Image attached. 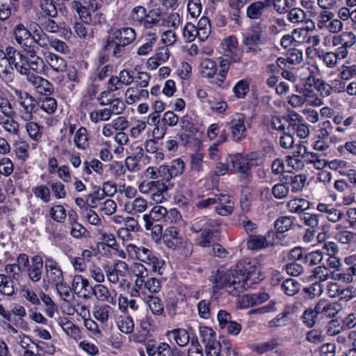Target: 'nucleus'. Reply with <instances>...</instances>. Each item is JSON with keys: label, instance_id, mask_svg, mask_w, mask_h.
Returning <instances> with one entry per match:
<instances>
[{"label": "nucleus", "instance_id": "f257e3e1", "mask_svg": "<svg viewBox=\"0 0 356 356\" xmlns=\"http://www.w3.org/2000/svg\"><path fill=\"white\" fill-rule=\"evenodd\" d=\"M260 280L256 264L246 260L240 261L229 270H218L210 277V281L215 283L214 288L224 289L234 296H238Z\"/></svg>", "mask_w": 356, "mask_h": 356}, {"label": "nucleus", "instance_id": "f03ea898", "mask_svg": "<svg viewBox=\"0 0 356 356\" xmlns=\"http://www.w3.org/2000/svg\"><path fill=\"white\" fill-rule=\"evenodd\" d=\"M202 341L205 345L206 356H217L220 354L221 346L216 340V334L214 330L206 326H200L199 329Z\"/></svg>", "mask_w": 356, "mask_h": 356}, {"label": "nucleus", "instance_id": "7ed1b4c3", "mask_svg": "<svg viewBox=\"0 0 356 356\" xmlns=\"http://www.w3.org/2000/svg\"><path fill=\"white\" fill-rule=\"evenodd\" d=\"M19 104L22 107L21 111L22 118L25 121L33 119V114L36 112L38 102L26 92L15 89L14 91Z\"/></svg>", "mask_w": 356, "mask_h": 356}, {"label": "nucleus", "instance_id": "20e7f679", "mask_svg": "<svg viewBox=\"0 0 356 356\" xmlns=\"http://www.w3.org/2000/svg\"><path fill=\"white\" fill-rule=\"evenodd\" d=\"M266 38L262 31L252 30L243 35L242 44L245 47V52L256 55L262 51L260 44H264Z\"/></svg>", "mask_w": 356, "mask_h": 356}, {"label": "nucleus", "instance_id": "39448f33", "mask_svg": "<svg viewBox=\"0 0 356 356\" xmlns=\"http://www.w3.org/2000/svg\"><path fill=\"white\" fill-rule=\"evenodd\" d=\"M45 278L43 282L44 286H54L63 281V271L52 258L47 257L44 261Z\"/></svg>", "mask_w": 356, "mask_h": 356}, {"label": "nucleus", "instance_id": "423d86ee", "mask_svg": "<svg viewBox=\"0 0 356 356\" xmlns=\"http://www.w3.org/2000/svg\"><path fill=\"white\" fill-rule=\"evenodd\" d=\"M10 46L7 47L5 51L0 49V79L6 84L13 83L15 79L11 52H8Z\"/></svg>", "mask_w": 356, "mask_h": 356}, {"label": "nucleus", "instance_id": "0eeeda50", "mask_svg": "<svg viewBox=\"0 0 356 356\" xmlns=\"http://www.w3.org/2000/svg\"><path fill=\"white\" fill-rule=\"evenodd\" d=\"M8 52H11L13 70H15L21 75L26 76V79H29V75L33 74L30 72L28 64V57H26L25 54L17 50L13 47H10V49H8Z\"/></svg>", "mask_w": 356, "mask_h": 356}, {"label": "nucleus", "instance_id": "6e6552de", "mask_svg": "<svg viewBox=\"0 0 356 356\" xmlns=\"http://www.w3.org/2000/svg\"><path fill=\"white\" fill-rule=\"evenodd\" d=\"M254 161V153L248 154L246 157L241 155L235 156L232 160V170L234 172L241 173L244 178H246L250 175L251 167L254 165L253 163Z\"/></svg>", "mask_w": 356, "mask_h": 356}, {"label": "nucleus", "instance_id": "1a4fd4ad", "mask_svg": "<svg viewBox=\"0 0 356 356\" xmlns=\"http://www.w3.org/2000/svg\"><path fill=\"white\" fill-rule=\"evenodd\" d=\"M245 118L243 114H236L229 123V129L234 141L241 142L247 136V130L245 126Z\"/></svg>", "mask_w": 356, "mask_h": 356}, {"label": "nucleus", "instance_id": "9d476101", "mask_svg": "<svg viewBox=\"0 0 356 356\" xmlns=\"http://www.w3.org/2000/svg\"><path fill=\"white\" fill-rule=\"evenodd\" d=\"M313 83L312 81L306 83L303 86H296V91L302 95L305 103L310 106H321L323 104L322 99L318 97L317 93L312 88Z\"/></svg>", "mask_w": 356, "mask_h": 356}, {"label": "nucleus", "instance_id": "9b49d317", "mask_svg": "<svg viewBox=\"0 0 356 356\" xmlns=\"http://www.w3.org/2000/svg\"><path fill=\"white\" fill-rule=\"evenodd\" d=\"M13 35L16 42L21 48L27 47L31 43H35V41H36L31 31L22 24H18L13 28Z\"/></svg>", "mask_w": 356, "mask_h": 356}, {"label": "nucleus", "instance_id": "f8f14e48", "mask_svg": "<svg viewBox=\"0 0 356 356\" xmlns=\"http://www.w3.org/2000/svg\"><path fill=\"white\" fill-rule=\"evenodd\" d=\"M184 238L175 227L167 228L163 234V242L171 250H177L182 244Z\"/></svg>", "mask_w": 356, "mask_h": 356}, {"label": "nucleus", "instance_id": "ddd939ff", "mask_svg": "<svg viewBox=\"0 0 356 356\" xmlns=\"http://www.w3.org/2000/svg\"><path fill=\"white\" fill-rule=\"evenodd\" d=\"M139 261L152 266V270L155 272L159 271L165 264L156 253L145 247L143 248Z\"/></svg>", "mask_w": 356, "mask_h": 356}, {"label": "nucleus", "instance_id": "4468645a", "mask_svg": "<svg viewBox=\"0 0 356 356\" xmlns=\"http://www.w3.org/2000/svg\"><path fill=\"white\" fill-rule=\"evenodd\" d=\"M27 81L34 87L36 91L46 97L50 95L54 91L52 84L47 79L35 74L29 75Z\"/></svg>", "mask_w": 356, "mask_h": 356}, {"label": "nucleus", "instance_id": "2eb2a0df", "mask_svg": "<svg viewBox=\"0 0 356 356\" xmlns=\"http://www.w3.org/2000/svg\"><path fill=\"white\" fill-rule=\"evenodd\" d=\"M218 200L216 206V212L217 214L222 216H227L232 213L234 208V202L233 198L227 195H216Z\"/></svg>", "mask_w": 356, "mask_h": 356}, {"label": "nucleus", "instance_id": "dca6fc26", "mask_svg": "<svg viewBox=\"0 0 356 356\" xmlns=\"http://www.w3.org/2000/svg\"><path fill=\"white\" fill-rule=\"evenodd\" d=\"M44 263L40 255L33 256L31 258V264L27 268L29 278L33 282H38L41 280L42 270Z\"/></svg>", "mask_w": 356, "mask_h": 356}, {"label": "nucleus", "instance_id": "f3484780", "mask_svg": "<svg viewBox=\"0 0 356 356\" xmlns=\"http://www.w3.org/2000/svg\"><path fill=\"white\" fill-rule=\"evenodd\" d=\"M119 42L129 45L136 39V33L134 29L125 27L113 31L108 36Z\"/></svg>", "mask_w": 356, "mask_h": 356}, {"label": "nucleus", "instance_id": "a211bd4d", "mask_svg": "<svg viewBox=\"0 0 356 356\" xmlns=\"http://www.w3.org/2000/svg\"><path fill=\"white\" fill-rule=\"evenodd\" d=\"M92 286H90L87 279L81 275H75L72 282V289L79 296L85 298L89 297Z\"/></svg>", "mask_w": 356, "mask_h": 356}, {"label": "nucleus", "instance_id": "6ab92c4d", "mask_svg": "<svg viewBox=\"0 0 356 356\" xmlns=\"http://www.w3.org/2000/svg\"><path fill=\"white\" fill-rule=\"evenodd\" d=\"M307 181V177L305 175H283L281 179V181L290 185L291 186L292 192H299L305 186Z\"/></svg>", "mask_w": 356, "mask_h": 356}, {"label": "nucleus", "instance_id": "aec40b11", "mask_svg": "<svg viewBox=\"0 0 356 356\" xmlns=\"http://www.w3.org/2000/svg\"><path fill=\"white\" fill-rule=\"evenodd\" d=\"M269 7V0L250 3L246 9V15L250 19H260L264 10Z\"/></svg>", "mask_w": 356, "mask_h": 356}, {"label": "nucleus", "instance_id": "412c9836", "mask_svg": "<svg viewBox=\"0 0 356 356\" xmlns=\"http://www.w3.org/2000/svg\"><path fill=\"white\" fill-rule=\"evenodd\" d=\"M127 45L112 39L109 37L106 38V42L104 49L106 51L111 52L113 56L116 58H120L125 54L126 47Z\"/></svg>", "mask_w": 356, "mask_h": 356}, {"label": "nucleus", "instance_id": "4be33fe9", "mask_svg": "<svg viewBox=\"0 0 356 356\" xmlns=\"http://www.w3.org/2000/svg\"><path fill=\"white\" fill-rule=\"evenodd\" d=\"M170 53L166 47H160L154 56L149 58L147 65L152 69H156L163 63H165L169 58Z\"/></svg>", "mask_w": 356, "mask_h": 356}, {"label": "nucleus", "instance_id": "5701e85b", "mask_svg": "<svg viewBox=\"0 0 356 356\" xmlns=\"http://www.w3.org/2000/svg\"><path fill=\"white\" fill-rule=\"evenodd\" d=\"M145 176L152 179H160L162 181H169V171L167 165H161L159 168L149 167L145 170Z\"/></svg>", "mask_w": 356, "mask_h": 356}, {"label": "nucleus", "instance_id": "b1692460", "mask_svg": "<svg viewBox=\"0 0 356 356\" xmlns=\"http://www.w3.org/2000/svg\"><path fill=\"white\" fill-rule=\"evenodd\" d=\"M269 243L266 236L250 234L247 241V247L251 250H259L267 248Z\"/></svg>", "mask_w": 356, "mask_h": 356}, {"label": "nucleus", "instance_id": "393cba45", "mask_svg": "<svg viewBox=\"0 0 356 356\" xmlns=\"http://www.w3.org/2000/svg\"><path fill=\"white\" fill-rule=\"evenodd\" d=\"M170 338H172L176 343L181 347L186 346L190 341V336L185 329H175L167 332Z\"/></svg>", "mask_w": 356, "mask_h": 356}, {"label": "nucleus", "instance_id": "a878e982", "mask_svg": "<svg viewBox=\"0 0 356 356\" xmlns=\"http://www.w3.org/2000/svg\"><path fill=\"white\" fill-rule=\"evenodd\" d=\"M311 81L315 89L320 92L321 96L326 97L331 95L332 88L325 81L321 79H316L314 76L310 75L307 77V83H309Z\"/></svg>", "mask_w": 356, "mask_h": 356}, {"label": "nucleus", "instance_id": "bb28decb", "mask_svg": "<svg viewBox=\"0 0 356 356\" xmlns=\"http://www.w3.org/2000/svg\"><path fill=\"white\" fill-rule=\"evenodd\" d=\"M310 203L303 198H295L287 202V207L290 212L300 213L309 209Z\"/></svg>", "mask_w": 356, "mask_h": 356}, {"label": "nucleus", "instance_id": "cd10ccee", "mask_svg": "<svg viewBox=\"0 0 356 356\" xmlns=\"http://www.w3.org/2000/svg\"><path fill=\"white\" fill-rule=\"evenodd\" d=\"M355 35L353 32H343L332 40L333 44L341 45L348 48L351 47L355 43Z\"/></svg>", "mask_w": 356, "mask_h": 356}, {"label": "nucleus", "instance_id": "c85d7f7f", "mask_svg": "<svg viewBox=\"0 0 356 356\" xmlns=\"http://www.w3.org/2000/svg\"><path fill=\"white\" fill-rule=\"evenodd\" d=\"M59 325L63 328L67 335L73 338L74 340L81 339L80 330L78 327L66 318H60L58 320Z\"/></svg>", "mask_w": 356, "mask_h": 356}, {"label": "nucleus", "instance_id": "c756f323", "mask_svg": "<svg viewBox=\"0 0 356 356\" xmlns=\"http://www.w3.org/2000/svg\"><path fill=\"white\" fill-rule=\"evenodd\" d=\"M46 61L57 72H63L66 70L67 63L65 60L58 55L49 53L46 56Z\"/></svg>", "mask_w": 356, "mask_h": 356}, {"label": "nucleus", "instance_id": "7c9ffc66", "mask_svg": "<svg viewBox=\"0 0 356 356\" xmlns=\"http://www.w3.org/2000/svg\"><path fill=\"white\" fill-rule=\"evenodd\" d=\"M91 291L96 296V298L101 301H106L115 305V301L111 296L107 287L102 284H96L94 287L91 288Z\"/></svg>", "mask_w": 356, "mask_h": 356}, {"label": "nucleus", "instance_id": "2f4dec72", "mask_svg": "<svg viewBox=\"0 0 356 356\" xmlns=\"http://www.w3.org/2000/svg\"><path fill=\"white\" fill-rule=\"evenodd\" d=\"M341 309L342 307L339 303L329 302L325 300H322L316 305L314 310L307 308L304 312H340Z\"/></svg>", "mask_w": 356, "mask_h": 356}, {"label": "nucleus", "instance_id": "473e14b6", "mask_svg": "<svg viewBox=\"0 0 356 356\" xmlns=\"http://www.w3.org/2000/svg\"><path fill=\"white\" fill-rule=\"evenodd\" d=\"M74 142L79 149H86L89 146L87 129L81 127L75 133Z\"/></svg>", "mask_w": 356, "mask_h": 356}, {"label": "nucleus", "instance_id": "72a5a7b5", "mask_svg": "<svg viewBox=\"0 0 356 356\" xmlns=\"http://www.w3.org/2000/svg\"><path fill=\"white\" fill-rule=\"evenodd\" d=\"M126 208L129 209V212L132 215L143 213L147 208V202L142 197H137L132 202L127 203Z\"/></svg>", "mask_w": 356, "mask_h": 356}, {"label": "nucleus", "instance_id": "f704fd0d", "mask_svg": "<svg viewBox=\"0 0 356 356\" xmlns=\"http://www.w3.org/2000/svg\"><path fill=\"white\" fill-rule=\"evenodd\" d=\"M200 73L204 77H213L216 73V64L209 58L204 59L200 63Z\"/></svg>", "mask_w": 356, "mask_h": 356}, {"label": "nucleus", "instance_id": "c9c22d12", "mask_svg": "<svg viewBox=\"0 0 356 356\" xmlns=\"http://www.w3.org/2000/svg\"><path fill=\"white\" fill-rule=\"evenodd\" d=\"M117 324L122 332L129 334L133 332L134 323L131 317L126 314L118 317Z\"/></svg>", "mask_w": 356, "mask_h": 356}, {"label": "nucleus", "instance_id": "e433bc0d", "mask_svg": "<svg viewBox=\"0 0 356 356\" xmlns=\"http://www.w3.org/2000/svg\"><path fill=\"white\" fill-rule=\"evenodd\" d=\"M42 12L48 17L54 18L58 15V11L54 0H40L36 1Z\"/></svg>", "mask_w": 356, "mask_h": 356}, {"label": "nucleus", "instance_id": "4c0bfd02", "mask_svg": "<svg viewBox=\"0 0 356 356\" xmlns=\"http://www.w3.org/2000/svg\"><path fill=\"white\" fill-rule=\"evenodd\" d=\"M0 124L9 134L15 136H19V124L13 118V116L7 118H1Z\"/></svg>", "mask_w": 356, "mask_h": 356}, {"label": "nucleus", "instance_id": "58836bf2", "mask_svg": "<svg viewBox=\"0 0 356 356\" xmlns=\"http://www.w3.org/2000/svg\"><path fill=\"white\" fill-rule=\"evenodd\" d=\"M81 4L78 1H73L72 2V7L76 10L79 13L81 19L86 24H90L92 23L91 11L92 9L81 7Z\"/></svg>", "mask_w": 356, "mask_h": 356}, {"label": "nucleus", "instance_id": "ea45409f", "mask_svg": "<svg viewBox=\"0 0 356 356\" xmlns=\"http://www.w3.org/2000/svg\"><path fill=\"white\" fill-rule=\"evenodd\" d=\"M197 234L198 235L195 238L196 244L200 247H210L214 235V228H211L210 230L202 231Z\"/></svg>", "mask_w": 356, "mask_h": 356}, {"label": "nucleus", "instance_id": "a19ab883", "mask_svg": "<svg viewBox=\"0 0 356 356\" xmlns=\"http://www.w3.org/2000/svg\"><path fill=\"white\" fill-rule=\"evenodd\" d=\"M301 221L312 229V231L309 230V232L313 234L314 232H316V229L318 227V216L316 214L304 213L300 217Z\"/></svg>", "mask_w": 356, "mask_h": 356}, {"label": "nucleus", "instance_id": "79ce46f5", "mask_svg": "<svg viewBox=\"0 0 356 356\" xmlns=\"http://www.w3.org/2000/svg\"><path fill=\"white\" fill-rule=\"evenodd\" d=\"M166 165L169 171V180L181 175L184 172L185 166L184 162L180 159H175L170 163V165Z\"/></svg>", "mask_w": 356, "mask_h": 356}, {"label": "nucleus", "instance_id": "37998d69", "mask_svg": "<svg viewBox=\"0 0 356 356\" xmlns=\"http://www.w3.org/2000/svg\"><path fill=\"white\" fill-rule=\"evenodd\" d=\"M282 289L286 295L293 296L300 291V284L298 281L289 278L282 282Z\"/></svg>", "mask_w": 356, "mask_h": 356}, {"label": "nucleus", "instance_id": "c03bdc74", "mask_svg": "<svg viewBox=\"0 0 356 356\" xmlns=\"http://www.w3.org/2000/svg\"><path fill=\"white\" fill-rule=\"evenodd\" d=\"M214 228L213 223L207 218L196 219L194 220L191 229L194 233H199L202 231L210 230Z\"/></svg>", "mask_w": 356, "mask_h": 356}, {"label": "nucleus", "instance_id": "a18cd8bd", "mask_svg": "<svg viewBox=\"0 0 356 356\" xmlns=\"http://www.w3.org/2000/svg\"><path fill=\"white\" fill-rule=\"evenodd\" d=\"M69 220L70 221L71 229L70 234L74 238H80L87 233V229L80 223L76 221V218L72 215H69Z\"/></svg>", "mask_w": 356, "mask_h": 356}, {"label": "nucleus", "instance_id": "49530a36", "mask_svg": "<svg viewBox=\"0 0 356 356\" xmlns=\"http://www.w3.org/2000/svg\"><path fill=\"white\" fill-rule=\"evenodd\" d=\"M159 13L154 10H151L147 13V16L145 17L141 25H143L145 29H152L159 24Z\"/></svg>", "mask_w": 356, "mask_h": 356}, {"label": "nucleus", "instance_id": "de8ad7c7", "mask_svg": "<svg viewBox=\"0 0 356 356\" xmlns=\"http://www.w3.org/2000/svg\"><path fill=\"white\" fill-rule=\"evenodd\" d=\"M0 292L6 296H11L14 293L13 280L6 275H0Z\"/></svg>", "mask_w": 356, "mask_h": 356}, {"label": "nucleus", "instance_id": "09e8293b", "mask_svg": "<svg viewBox=\"0 0 356 356\" xmlns=\"http://www.w3.org/2000/svg\"><path fill=\"white\" fill-rule=\"evenodd\" d=\"M32 191L34 195L43 201L44 203H47L51 200V193L49 188L46 185H40L33 188Z\"/></svg>", "mask_w": 356, "mask_h": 356}, {"label": "nucleus", "instance_id": "8fccbe9b", "mask_svg": "<svg viewBox=\"0 0 356 356\" xmlns=\"http://www.w3.org/2000/svg\"><path fill=\"white\" fill-rule=\"evenodd\" d=\"M73 29L77 36L81 39H90L93 38L92 30L87 28L81 22H76Z\"/></svg>", "mask_w": 356, "mask_h": 356}, {"label": "nucleus", "instance_id": "3c124183", "mask_svg": "<svg viewBox=\"0 0 356 356\" xmlns=\"http://www.w3.org/2000/svg\"><path fill=\"white\" fill-rule=\"evenodd\" d=\"M335 17V15L332 11H321L319 13L317 18V27L320 30H325L327 27V24L330 22L332 18Z\"/></svg>", "mask_w": 356, "mask_h": 356}, {"label": "nucleus", "instance_id": "603ef678", "mask_svg": "<svg viewBox=\"0 0 356 356\" xmlns=\"http://www.w3.org/2000/svg\"><path fill=\"white\" fill-rule=\"evenodd\" d=\"M146 16L147 10L144 7L141 6L134 8L130 14V17L133 22L140 25L142 24Z\"/></svg>", "mask_w": 356, "mask_h": 356}, {"label": "nucleus", "instance_id": "864d4df0", "mask_svg": "<svg viewBox=\"0 0 356 356\" xmlns=\"http://www.w3.org/2000/svg\"><path fill=\"white\" fill-rule=\"evenodd\" d=\"M49 215L54 220L61 223L66 218V210L62 205H55L51 208Z\"/></svg>", "mask_w": 356, "mask_h": 356}, {"label": "nucleus", "instance_id": "5fc2aeb1", "mask_svg": "<svg viewBox=\"0 0 356 356\" xmlns=\"http://www.w3.org/2000/svg\"><path fill=\"white\" fill-rule=\"evenodd\" d=\"M26 129L32 139L38 140L42 137L43 128L39 126L38 123L30 122L26 124Z\"/></svg>", "mask_w": 356, "mask_h": 356}, {"label": "nucleus", "instance_id": "6e6d98bb", "mask_svg": "<svg viewBox=\"0 0 356 356\" xmlns=\"http://www.w3.org/2000/svg\"><path fill=\"white\" fill-rule=\"evenodd\" d=\"M293 220L289 216H282L277 219L275 222V229L280 233H284L291 228Z\"/></svg>", "mask_w": 356, "mask_h": 356}, {"label": "nucleus", "instance_id": "4d7b16f0", "mask_svg": "<svg viewBox=\"0 0 356 356\" xmlns=\"http://www.w3.org/2000/svg\"><path fill=\"white\" fill-rule=\"evenodd\" d=\"M111 113L108 108H104L99 111H95L90 113V119L95 123H98L99 121L108 120L111 116Z\"/></svg>", "mask_w": 356, "mask_h": 356}, {"label": "nucleus", "instance_id": "13d9d810", "mask_svg": "<svg viewBox=\"0 0 356 356\" xmlns=\"http://www.w3.org/2000/svg\"><path fill=\"white\" fill-rule=\"evenodd\" d=\"M40 108L47 113L52 114L57 109V102L54 98L45 97L41 100Z\"/></svg>", "mask_w": 356, "mask_h": 356}, {"label": "nucleus", "instance_id": "bf43d9fd", "mask_svg": "<svg viewBox=\"0 0 356 356\" xmlns=\"http://www.w3.org/2000/svg\"><path fill=\"white\" fill-rule=\"evenodd\" d=\"M181 353V351L175 348L172 349L166 343H161L157 348L158 356H176Z\"/></svg>", "mask_w": 356, "mask_h": 356}, {"label": "nucleus", "instance_id": "052dcab7", "mask_svg": "<svg viewBox=\"0 0 356 356\" xmlns=\"http://www.w3.org/2000/svg\"><path fill=\"white\" fill-rule=\"evenodd\" d=\"M306 17L303 10L298 8H291L288 13V19L294 24L303 22Z\"/></svg>", "mask_w": 356, "mask_h": 356}, {"label": "nucleus", "instance_id": "680f3d73", "mask_svg": "<svg viewBox=\"0 0 356 356\" xmlns=\"http://www.w3.org/2000/svg\"><path fill=\"white\" fill-rule=\"evenodd\" d=\"M22 269L16 264H7L5 266V272L8 275L7 276L11 280H19L21 277V273Z\"/></svg>", "mask_w": 356, "mask_h": 356}, {"label": "nucleus", "instance_id": "e2e57ef3", "mask_svg": "<svg viewBox=\"0 0 356 356\" xmlns=\"http://www.w3.org/2000/svg\"><path fill=\"white\" fill-rule=\"evenodd\" d=\"M284 182L277 184L272 188L273 196L278 200L286 198L289 194V188Z\"/></svg>", "mask_w": 356, "mask_h": 356}, {"label": "nucleus", "instance_id": "0e129e2a", "mask_svg": "<svg viewBox=\"0 0 356 356\" xmlns=\"http://www.w3.org/2000/svg\"><path fill=\"white\" fill-rule=\"evenodd\" d=\"M323 259V256L321 251H314L304 257V263L308 264L309 266H315L320 264Z\"/></svg>", "mask_w": 356, "mask_h": 356}, {"label": "nucleus", "instance_id": "69168bd1", "mask_svg": "<svg viewBox=\"0 0 356 356\" xmlns=\"http://www.w3.org/2000/svg\"><path fill=\"white\" fill-rule=\"evenodd\" d=\"M302 263V262L293 261L287 264L285 266L286 272L288 275L291 276L296 277L300 275L304 271Z\"/></svg>", "mask_w": 356, "mask_h": 356}, {"label": "nucleus", "instance_id": "338daca9", "mask_svg": "<svg viewBox=\"0 0 356 356\" xmlns=\"http://www.w3.org/2000/svg\"><path fill=\"white\" fill-rule=\"evenodd\" d=\"M101 211L107 216L114 213L117 209L116 202L111 199H107L104 202L100 203L99 206Z\"/></svg>", "mask_w": 356, "mask_h": 356}, {"label": "nucleus", "instance_id": "774afa93", "mask_svg": "<svg viewBox=\"0 0 356 356\" xmlns=\"http://www.w3.org/2000/svg\"><path fill=\"white\" fill-rule=\"evenodd\" d=\"M79 347L90 356H97L99 353L98 347L88 341H81L79 343Z\"/></svg>", "mask_w": 356, "mask_h": 356}]
</instances>
